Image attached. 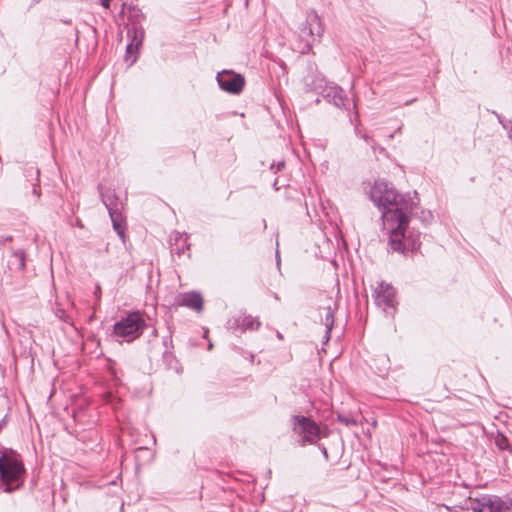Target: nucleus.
Masks as SVG:
<instances>
[{
  "label": "nucleus",
  "instance_id": "f257e3e1",
  "mask_svg": "<svg viewBox=\"0 0 512 512\" xmlns=\"http://www.w3.org/2000/svg\"><path fill=\"white\" fill-rule=\"evenodd\" d=\"M368 196L381 212L382 229L390 248L401 253L418 249L421 234L409 226V215L417 210V192L400 194L392 183L378 179L371 185Z\"/></svg>",
  "mask_w": 512,
  "mask_h": 512
},
{
  "label": "nucleus",
  "instance_id": "f03ea898",
  "mask_svg": "<svg viewBox=\"0 0 512 512\" xmlns=\"http://www.w3.org/2000/svg\"><path fill=\"white\" fill-rule=\"evenodd\" d=\"M25 468L19 456L12 451L0 456V488L5 492L18 489L23 483Z\"/></svg>",
  "mask_w": 512,
  "mask_h": 512
},
{
  "label": "nucleus",
  "instance_id": "7ed1b4c3",
  "mask_svg": "<svg viewBox=\"0 0 512 512\" xmlns=\"http://www.w3.org/2000/svg\"><path fill=\"white\" fill-rule=\"evenodd\" d=\"M127 37L129 43L126 47L125 62L128 66L134 64L137 60L138 50L144 39V28L142 23L145 15L139 8L129 7L127 10Z\"/></svg>",
  "mask_w": 512,
  "mask_h": 512
},
{
  "label": "nucleus",
  "instance_id": "20e7f679",
  "mask_svg": "<svg viewBox=\"0 0 512 512\" xmlns=\"http://www.w3.org/2000/svg\"><path fill=\"white\" fill-rule=\"evenodd\" d=\"M462 509L470 512H512V499L483 495L474 499L469 498Z\"/></svg>",
  "mask_w": 512,
  "mask_h": 512
},
{
  "label": "nucleus",
  "instance_id": "39448f33",
  "mask_svg": "<svg viewBox=\"0 0 512 512\" xmlns=\"http://www.w3.org/2000/svg\"><path fill=\"white\" fill-rule=\"evenodd\" d=\"M323 31L319 15L314 10L308 11L305 21L299 28V37L302 41L301 52L309 51L312 45L322 37Z\"/></svg>",
  "mask_w": 512,
  "mask_h": 512
},
{
  "label": "nucleus",
  "instance_id": "423d86ee",
  "mask_svg": "<svg viewBox=\"0 0 512 512\" xmlns=\"http://www.w3.org/2000/svg\"><path fill=\"white\" fill-rule=\"evenodd\" d=\"M292 430L302 445L315 444L321 438L319 425L310 417L303 415L293 416Z\"/></svg>",
  "mask_w": 512,
  "mask_h": 512
},
{
  "label": "nucleus",
  "instance_id": "0eeeda50",
  "mask_svg": "<svg viewBox=\"0 0 512 512\" xmlns=\"http://www.w3.org/2000/svg\"><path fill=\"white\" fill-rule=\"evenodd\" d=\"M146 323L139 312H132L114 325V334L130 342L138 338Z\"/></svg>",
  "mask_w": 512,
  "mask_h": 512
},
{
  "label": "nucleus",
  "instance_id": "6e6552de",
  "mask_svg": "<svg viewBox=\"0 0 512 512\" xmlns=\"http://www.w3.org/2000/svg\"><path fill=\"white\" fill-rule=\"evenodd\" d=\"M372 297L379 308L387 315L393 316L397 301L395 288L391 284L384 281L378 282L374 287Z\"/></svg>",
  "mask_w": 512,
  "mask_h": 512
},
{
  "label": "nucleus",
  "instance_id": "1a4fd4ad",
  "mask_svg": "<svg viewBox=\"0 0 512 512\" xmlns=\"http://www.w3.org/2000/svg\"><path fill=\"white\" fill-rule=\"evenodd\" d=\"M101 196L102 201L109 212L115 231L121 238H123L124 229L122 227L123 216L121 212L124 205L123 201L116 196L114 191L111 190H106L105 192H102Z\"/></svg>",
  "mask_w": 512,
  "mask_h": 512
},
{
  "label": "nucleus",
  "instance_id": "9d476101",
  "mask_svg": "<svg viewBox=\"0 0 512 512\" xmlns=\"http://www.w3.org/2000/svg\"><path fill=\"white\" fill-rule=\"evenodd\" d=\"M315 89L336 107L341 108L345 106L347 96L340 86L327 82L324 78H317L315 80Z\"/></svg>",
  "mask_w": 512,
  "mask_h": 512
},
{
  "label": "nucleus",
  "instance_id": "9b49d317",
  "mask_svg": "<svg viewBox=\"0 0 512 512\" xmlns=\"http://www.w3.org/2000/svg\"><path fill=\"white\" fill-rule=\"evenodd\" d=\"M219 87L232 95H238L242 92L245 79L241 74H238L232 70H223L216 76Z\"/></svg>",
  "mask_w": 512,
  "mask_h": 512
},
{
  "label": "nucleus",
  "instance_id": "f8f14e48",
  "mask_svg": "<svg viewBox=\"0 0 512 512\" xmlns=\"http://www.w3.org/2000/svg\"><path fill=\"white\" fill-rule=\"evenodd\" d=\"M337 309L336 301L329 297L324 300V303L319 307V316L321 323L325 326V340L330 339V333L334 326V313Z\"/></svg>",
  "mask_w": 512,
  "mask_h": 512
},
{
  "label": "nucleus",
  "instance_id": "ddd939ff",
  "mask_svg": "<svg viewBox=\"0 0 512 512\" xmlns=\"http://www.w3.org/2000/svg\"><path fill=\"white\" fill-rule=\"evenodd\" d=\"M260 325L261 323L258 318L251 315H239L229 319L227 322V327L232 332H245L246 330L254 331L259 329Z\"/></svg>",
  "mask_w": 512,
  "mask_h": 512
},
{
  "label": "nucleus",
  "instance_id": "4468645a",
  "mask_svg": "<svg viewBox=\"0 0 512 512\" xmlns=\"http://www.w3.org/2000/svg\"><path fill=\"white\" fill-rule=\"evenodd\" d=\"M175 303L198 313L203 310V298L200 293L195 291L179 293L175 298Z\"/></svg>",
  "mask_w": 512,
  "mask_h": 512
},
{
  "label": "nucleus",
  "instance_id": "2eb2a0df",
  "mask_svg": "<svg viewBox=\"0 0 512 512\" xmlns=\"http://www.w3.org/2000/svg\"><path fill=\"white\" fill-rule=\"evenodd\" d=\"M173 251L178 255L183 254L189 249L188 236L185 233L175 231L170 236Z\"/></svg>",
  "mask_w": 512,
  "mask_h": 512
},
{
  "label": "nucleus",
  "instance_id": "dca6fc26",
  "mask_svg": "<svg viewBox=\"0 0 512 512\" xmlns=\"http://www.w3.org/2000/svg\"><path fill=\"white\" fill-rule=\"evenodd\" d=\"M418 204H420V200L418 199ZM415 216L417 217L424 225H428L433 221V213L430 210L423 209L419 205H417L416 212H413L409 215V219Z\"/></svg>",
  "mask_w": 512,
  "mask_h": 512
},
{
  "label": "nucleus",
  "instance_id": "f3484780",
  "mask_svg": "<svg viewBox=\"0 0 512 512\" xmlns=\"http://www.w3.org/2000/svg\"><path fill=\"white\" fill-rule=\"evenodd\" d=\"M13 257L16 259L19 269L23 270L25 268V252L23 250H15L13 251Z\"/></svg>",
  "mask_w": 512,
  "mask_h": 512
},
{
  "label": "nucleus",
  "instance_id": "a211bd4d",
  "mask_svg": "<svg viewBox=\"0 0 512 512\" xmlns=\"http://www.w3.org/2000/svg\"><path fill=\"white\" fill-rule=\"evenodd\" d=\"M285 166V162L284 161H279L277 164H271V170H273L275 173L277 171H280L284 168Z\"/></svg>",
  "mask_w": 512,
  "mask_h": 512
},
{
  "label": "nucleus",
  "instance_id": "6ab92c4d",
  "mask_svg": "<svg viewBox=\"0 0 512 512\" xmlns=\"http://www.w3.org/2000/svg\"><path fill=\"white\" fill-rule=\"evenodd\" d=\"M110 1H111V0H100V3H101V5H102L105 9H109V8H110Z\"/></svg>",
  "mask_w": 512,
  "mask_h": 512
},
{
  "label": "nucleus",
  "instance_id": "aec40b11",
  "mask_svg": "<svg viewBox=\"0 0 512 512\" xmlns=\"http://www.w3.org/2000/svg\"><path fill=\"white\" fill-rule=\"evenodd\" d=\"M100 293H101V288H100V286H99V285H97V286H96V289H95V296H96V298H98V299H99V297H100Z\"/></svg>",
  "mask_w": 512,
  "mask_h": 512
},
{
  "label": "nucleus",
  "instance_id": "412c9836",
  "mask_svg": "<svg viewBox=\"0 0 512 512\" xmlns=\"http://www.w3.org/2000/svg\"><path fill=\"white\" fill-rule=\"evenodd\" d=\"M322 451H323L324 456L327 458V457H328V454H327V450H326V448H323V449H322Z\"/></svg>",
  "mask_w": 512,
  "mask_h": 512
},
{
  "label": "nucleus",
  "instance_id": "4be33fe9",
  "mask_svg": "<svg viewBox=\"0 0 512 512\" xmlns=\"http://www.w3.org/2000/svg\"><path fill=\"white\" fill-rule=\"evenodd\" d=\"M273 186H274V188H275L276 190H278V189H279V188L277 187V180H275V182H274Z\"/></svg>",
  "mask_w": 512,
  "mask_h": 512
},
{
  "label": "nucleus",
  "instance_id": "5701e85b",
  "mask_svg": "<svg viewBox=\"0 0 512 512\" xmlns=\"http://www.w3.org/2000/svg\"><path fill=\"white\" fill-rule=\"evenodd\" d=\"M498 445L500 446V448H503L504 442L498 443Z\"/></svg>",
  "mask_w": 512,
  "mask_h": 512
},
{
  "label": "nucleus",
  "instance_id": "b1692460",
  "mask_svg": "<svg viewBox=\"0 0 512 512\" xmlns=\"http://www.w3.org/2000/svg\"><path fill=\"white\" fill-rule=\"evenodd\" d=\"M498 445L500 446V448H503L504 442L498 443Z\"/></svg>",
  "mask_w": 512,
  "mask_h": 512
},
{
  "label": "nucleus",
  "instance_id": "393cba45",
  "mask_svg": "<svg viewBox=\"0 0 512 512\" xmlns=\"http://www.w3.org/2000/svg\"><path fill=\"white\" fill-rule=\"evenodd\" d=\"M276 257L279 260V251L278 250L276 251Z\"/></svg>",
  "mask_w": 512,
  "mask_h": 512
},
{
  "label": "nucleus",
  "instance_id": "a878e982",
  "mask_svg": "<svg viewBox=\"0 0 512 512\" xmlns=\"http://www.w3.org/2000/svg\"><path fill=\"white\" fill-rule=\"evenodd\" d=\"M211 348H212V344H211V343H209V345H208V349H211Z\"/></svg>",
  "mask_w": 512,
  "mask_h": 512
}]
</instances>
